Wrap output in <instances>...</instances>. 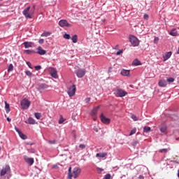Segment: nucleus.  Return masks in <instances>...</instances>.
I'll list each match as a JSON object with an SVG mask.
<instances>
[{
	"instance_id": "obj_23",
	"label": "nucleus",
	"mask_w": 179,
	"mask_h": 179,
	"mask_svg": "<svg viewBox=\"0 0 179 179\" xmlns=\"http://www.w3.org/2000/svg\"><path fill=\"white\" fill-rule=\"evenodd\" d=\"M9 107H10L9 103H8V102L5 101V108H6V111L7 113H9V111H10V108Z\"/></svg>"
},
{
	"instance_id": "obj_43",
	"label": "nucleus",
	"mask_w": 179,
	"mask_h": 179,
	"mask_svg": "<svg viewBox=\"0 0 179 179\" xmlns=\"http://www.w3.org/2000/svg\"><path fill=\"white\" fill-rule=\"evenodd\" d=\"M56 143L57 141H55V140H52L48 141V143H50V145H55V143Z\"/></svg>"
},
{
	"instance_id": "obj_49",
	"label": "nucleus",
	"mask_w": 179,
	"mask_h": 179,
	"mask_svg": "<svg viewBox=\"0 0 179 179\" xmlns=\"http://www.w3.org/2000/svg\"><path fill=\"white\" fill-rule=\"evenodd\" d=\"M15 129L16 132H17L18 135L22 132L17 127H15Z\"/></svg>"
},
{
	"instance_id": "obj_29",
	"label": "nucleus",
	"mask_w": 179,
	"mask_h": 179,
	"mask_svg": "<svg viewBox=\"0 0 179 179\" xmlns=\"http://www.w3.org/2000/svg\"><path fill=\"white\" fill-rule=\"evenodd\" d=\"M34 115L36 120H40L41 118V113H35Z\"/></svg>"
},
{
	"instance_id": "obj_21",
	"label": "nucleus",
	"mask_w": 179,
	"mask_h": 179,
	"mask_svg": "<svg viewBox=\"0 0 179 179\" xmlns=\"http://www.w3.org/2000/svg\"><path fill=\"white\" fill-rule=\"evenodd\" d=\"M121 75H122V76H129V70L123 69L121 71Z\"/></svg>"
},
{
	"instance_id": "obj_45",
	"label": "nucleus",
	"mask_w": 179,
	"mask_h": 179,
	"mask_svg": "<svg viewBox=\"0 0 179 179\" xmlns=\"http://www.w3.org/2000/svg\"><path fill=\"white\" fill-rule=\"evenodd\" d=\"M27 65L29 66V68L33 69V67H31V63L30 62H27Z\"/></svg>"
},
{
	"instance_id": "obj_56",
	"label": "nucleus",
	"mask_w": 179,
	"mask_h": 179,
	"mask_svg": "<svg viewBox=\"0 0 179 179\" xmlns=\"http://www.w3.org/2000/svg\"><path fill=\"white\" fill-rule=\"evenodd\" d=\"M7 121H8V122H10V121H12V120H11L10 118H9V117H7Z\"/></svg>"
},
{
	"instance_id": "obj_13",
	"label": "nucleus",
	"mask_w": 179,
	"mask_h": 179,
	"mask_svg": "<svg viewBox=\"0 0 179 179\" xmlns=\"http://www.w3.org/2000/svg\"><path fill=\"white\" fill-rule=\"evenodd\" d=\"M101 121L103 124H110V118L106 117V116H104L103 114L101 115Z\"/></svg>"
},
{
	"instance_id": "obj_2",
	"label": "nucleus",
	"mask_w": 179,
	"mask_h": 179,
	"mask_svg": "<svg viewBox=\"0 0 179 179\" xmlns=\"http://www.w3.org/2000/svg\"><path fill=\"white\" fill-rule=\"evenodd\" d=\"M114 94L116 97H125V96L128 94V92L120 87H117L114 90Z\"/></svg>"
},
{
	"instance_id": "obj_19",
	"label": "nucleus",
	"mask_w": 179,
	"mask_h": 179,
	"mask_svg": "<svg viewBox=\"0 0 179 179\" xmlns=\"http://www.w3.org/2000/svg\"><path fill=\"white\" fill-rule=\"evenodd\" d=\"M132 65L133 66H138V65H142V63L138 59H136L133 61Z\"/></svg>"
},
{
	"instance_id": "obj_40",
	"label": "nucleus",
	"mask_w": 179,
	"mask_h": 179,
	"mask_svg": "<svg viewBox=\"0 0 179 179\" xmlns=\"http://www.w3.org/2000/svg\"><path fill=\"white\" fill-rule=\"evenodd\" d=\"M24 54L30 55L31 54V52H34V50H24Z\"/></svg>"
},
{
	"instance_id": "obj_37",
	"label": "nucleus",
	"mask_w": 179,
	"mask_h": 179,
	"mask_svg": "<svg viewBox=\"0 0 179 179\" xmlns=\"http://www.w3.org/2000/svg\"><path fill=\"white\" fill-rule=\"evenodd\" d=\"M104 179H113V178L111 177V174L107 173L106 175H105Z\"/></svg>"
},
{
	"instance_id": "obj_48",
	"label": "nucleus",
	"mask_w": 179,
	"mask_h": 179,
	"mask_svg": "<svg viewBox=\"0 0 179 179\" xmlns=\"http://www.w3.org/2000/svg\"><path fill=\"white\" fill-rule=\"evenodd\" d=\"M35 69H36V71H40V69H41V66H35Z\"/></svg>"
},
{
	"instance_id": "obj_24",
	"label": "nucleus",
	"mask_w": 179,
	"mask_h": 179,
	"mask_svg": "<svg viewBox=\"0 0 179 179\" xmlns=\"http://www.w3.org/2000/svg\"><path fill=\"white\" fill-rule=\"evenodd\" d=\"M71 40L74 44L78 43V35L73 36Z\"/></svg>"
},
{
	"instance_id": "obj_42",
	"label": "nucleus",
	"mask_w": 179,
	"mask_h": 179,
	"mask_svg": "<svg viewBox=\"0 0 179 179\" xmlns=\"http://www.w3.org/2000/svg\"><path fill=\"white\" fill-rule=\"evenodd\" d=\"M131 118L132 120H134V121H138V117H136L135 115H131Z\"/></svg>"
},
{
	"instance_id": "obj_39",
	"label": "nucleus",
	"mask_w": 179,
	"mask_h": 179,
	"mask_svg": "<svg viewBox=\"0 0 179 179\" xmlns=\"http://www.w3.org/2000/svg\"><path fill=\"white\" fill-rule=\"evenodd\" d=\"M71 170H72V168H71V167H69L68 174H69V177L70 178H72V172H71Z\"/></svg>"
},
{
	"instance_id": "obj_26",
	"label": "nucleus",
	"mask_w": 179,
	"mask_h": 179,
	"mask_svg": "<svg viewBox=\"0 0 179 179\" xmlns=\"http://www.w3.org/2000/svg\"><path fill=\"white\" fill-rule=\"evenodd\" d=\"M66 120L64 118V117L62 116V115H60V118L59 120V124H64V122H65Z\"/></svg>"
},
{
	"instance_id": "obj_16",
	"label": "nucleus",
	"mask_w": 179,
	"mask_h": 179,
	"mask_svg": "<svg viewBox=\"0 0 179 179\" xmlns=\"http://www.w3.org/2000/svg\"><path fill=\"white\" fill-rule=\"evenodd\" d=\"M22 44L24 45V48H31L34 45V43L28 41L24 42Z\"/></svg>"
},
{
	"instance_id": "obj_20",
	"label": "nucleus",
	"mask_w": 179,
	"mask_h": 179,
	"mask_svg": "<svg viewBox=\"0 0 179 179\" xmlns=\"http://www.w3.org/2000/svg\"><path fill=\"white\" fill-rule=\"evenodd\" d=\"M107 156V152H99L96 155V157L104 158Z\"/></svg>"
},
{
	"instance_id": "obj_32",
	"label": "nucleus",
	"mask_w": 179,
	"mask_h": 179,
	"mask_svg": "<svg viewBox=\"0 0 179 179\" xmlns=\"http://www.w3.org/2000/svg\"><path fill=\"white\" fill-rule=\"evenodd\" d=\"M150 127H144L143 128V131L144 132H146V134H148V132H150Z\"/></svg>"
},
{
	"instance_id": "obj_14",
	"label": "nucleus",
	"mask_w": 179,
	"mask_h": 179,
	"mask_svg": "<svg viewBox=\"0 0 179 179\" xmlns=\"http://www.w3.org/2000/svg\"><path fill=\"white\" fill-rule=\"evenodd\" d=\"M25 124H29V125H34L36 124V120L33 117H29L27 120L24 121Z\"/></svg>"
},
{
	"instance_id": "obj_46",
	"label": "nucleus",
	"mask_w": 179,
	"mask_h": 179,
	"mask_svg": "<svg viewBox=\"0 0 179 179\" xmlns=\"http://www.w3.org/2000/svg\"><path fill=\"white\" fill-rule=\"evenodd\" d=\"M79 148H80V149H85V148H86V145H85V144H80V145H79Z\"/></svg>"
},
{
	"instance_id": "obj_57",
	"label": "nucleus",
	"mask_w": 179,
	"mask_h": 179,
	"mask_svg": "<svg viewBox=\"0 0 179 179\" xmlns=\"http://www.w3.org/2000/svg\"><path fill=\"white\" fill-rule=\"evenodd\" d=\"M178 177L179 178V172L178 173Z\"/></svg>"
},
{
	"instance_id": "obj_1",
	"label": "nucleus",
	"mask_w": 179,
	"mask_h": 179,
	"mask_svg": "<svg viewBox=\"0 0 179 179\" xmlns=\"http://www.w3.org/2000/svg\"><path fill=\"white\" fill-rule=\"evenodd\" d=\"M34 10H36V6L32 7L28 6L22 11V14L27 19H32L33 15H34Z\"/></svg>"
},
{
	"instance_id": "obj_35",
	"label": "nucleus",
	"mask_w": 179,
	"mask_h": 179,
	"mask_svg": "<svg viewBox=\"0 0 179 179\" xmlns=\"http://www.w3.org/2000/svg\"><path fill=\"white\" fill-rule=\"evenodd\" d=\"M13 71V64H10L8 69V72H12Z\"/></svg>"
},
{
	"instance_id": "obj_27",
	"label": "nucleus",
	"mask_w": 179,
	"mask_h": 179,
	"mask_svg": "<svg viewBox=\"0 0 179 179\" xmlns=\"http://www.w3.org/2000/svg\"><path fill=\"white\" fill-rule=\"evenodd\" d=\"M48 36H51V33L50 32H43L41 34V37H48Z\"/></svg>"
},
{
	"instance_id": "obj_4",
	"label": "nucleus",
	"mask_w": 179,
	"mask_h": 179,
	"mask_svg": "<svg viewBox=\"0 0 179 179\" xmlns=\"http://www.w3.org/2000/svg\"><path fill=\"white\" fill-rule=\"evenodd\" d=\"M129 41L133 47H138V45H139V39L135 36L131 35L129 36Z\"/></svg>"
},
{
	"instance_id": "obj_47",
	"label": "nucleus",
	"mask_w": 179,
	"mask_h": 179,
	"mask_svg": "<svg viewBox=\"0 0 179 179\" xmlns=\"http://www.w3.org/2000/svg\"><path fill=\"white\" fill-rule=\"evenodd\" d=\"M143 17H144V19H145V20H148V19H149V15L145 14V15H143Z\"/></svg>"
},
{
	"instance_id": "obj_50",
	"label": "nucleus",
	"mask_w": 179,
	"mask_h": 179,
	"mask_svg": "<svg viewBox=\"0 0 179 179\" xmlns=\"http://www.w3.org/2000/svg\"><path fill=\"white\" fill-rule=\"evenodd\" d=\"M45 86H47V85H45V84H41L40 85V87H41V89H45Z\"/></svg>"
},
{
	"instance_id": "obj_28",
	"label": "nucleus",
	"mask_w": 179,
	"mask_h": 179,
	"mask_svg": "<svg viewBox=\"0 0 179 179\" xmlns=\"http://www.w3.org/2000/svg\"><path fill=\"white\" fill-rule=\"evenodd\" d=\"M25 74L29 78H31V76H33V73L29 70L25 71Z\"/></svg>"
},
{
	"instance_id": "obj_53",
	"label": "nucleus",
	"mask_w": 179,
	"mask_h": 179,
	"mask_svg": "<svg viewBox=\"0 0 179 179\" xmlns=\"http://www.w3.org/2000/svg\"><path fill=\"white\" fill-rule=\"evenodd\" d=\"M136 179H145V177H143V176L140 175L138 178H137Z\"/></svg>"
},
{
	"instance_id": "obj_17",
	"label": "nucleus",
	"mask_w": 179,
	"mask_h": 179,
	"mask_svg": "<svg viewBox=\"0 0 179 179\" xmlns=\"http://www.w3.org/2000/svg\"><path fill=\"white\" fill-rule=\"evenodd\" d=\"M172 54L173 53L171 52H166L165 55L163 56L164 62H166V61H167V59H169L171 58Z\"/></svg>"
},
{
	"instance_id": "obj_38",
	"label": "nucleus",
	"mask_w": 179,
	"mask_h": 179,
	"mask_svg": "<svg viewBox=\"0 0 179 179\" xmlns=\"http://www.w3.org/2000/svg\"><path fill=\"white\" fill-rule=\"evenodd\" d=\"M134 134H136V128L133 129L131 131V132H130V134H129V136H131V135H134Z\"/></svg>"
},
{
	"instance_id": "obj_12",
	"label": "nucleus",
	"mask_w": 179,
	"mask_h": 179,
	"mask_svg": "<svg viewBox=\"0 0 179 179\" xmlns=\"http://www.w3.org/2000/svg\"><path fill=\"white\" fill-rule=\"evenodd\" d=\"M79 174H80V169L75 168L73 171L72 177H73V178H77Z\"/></svg>"
},
{
	"instance_id": "obj_41",
	"label": "nucleus",
	"mask_w": 179,
	"mask_h": 179,
	"mask_svg": "<svg viewBox=\"0 0 179 179\" xmlns=\"http://www.w3.org/2000/svg\"><path fill=\"white\" fill-rule=\"evenodd\" d=\"M123 52H124L123 50H120L116 52V55H121V54H122Z\"/></svg>"
},
{
	"instance_id": "obj_25",
	"label": "nucleus",
	"mask_w": 179,
	"mask_h": 179,
	"mask_svg": "<svg viewBox=\"0 0 179 179\" xmlns=\"http://www.w3.org/2000/svg\"><path fill=\"white\" fill-rule=\"evenodd\" d=\"M18 135L21 138V139H24V140L27 139V136H26V134H24L22 133V132L20 133Z\"/></svg>"
},
{
	"instance_id": "obj_52",
	"label": "nucleus",
	"mask_w": 179,
	"mask_h": 179,
	"mask_svg": "<svg viewBox=\"0 0 179 179\" xmlns=\"http://www.w3.org/2000/svg\"><path fill=\"white\" fill-rule=\"evenodd\" d=\"M85 103H89L90 101V98H86L85 100Z\"/></svg>"
},
{
	"instance_id": "obj_55",
	"label": "nucleus",
	"mask_w": 179,
	"mask_h": 179,
	"mask_svg": "<svg viewBox=\"0 0 179 179\" xmlns=\"http://www.w3.org/2000/svg\"><path fill=\"white\" fill-rule=\"evenodd\" d=\"M133 145H134V146H136V145H138V141H134L133 143Z\"/></svg>"
},
{
	"instance_id": "obj_36",
	"label": "nucleus",
	"mask_w": 179,
	"mask_h": 179,
	"mask_svg": "<svg viewBox=\"0 0 179 179\" xmlns=\"http://www.w3.org/2000/svg\"><path fill=\"white\" fill-rule=\"evenodd\" d=\"M161 132L164 133L166 131H167V127L163 126L162 127L160 128Z\"/></svg>"
},
{
	"instance_id": "obj_33",
	"label": "nucleus",
	"mask_w": 179,
	"mask_h": 179,
	"mask_svg": "<svg viewBox=\"0 0 179 179\" xmlns=\"http://www.w3.org/2000/svg\"><path fill=\"white\" fill-rule=\"evenodd\" d=\"M64 38H65L66 40H71V35H69V34H65L63 36Z\"/></svg>"
},
{
	"instance_id": "obj_3",
	"label": "nucleus",
	"mask_w": 179,
	"mask_h": 179,
	"mask_svg": "<svg viewBox=\"0 0 179 179\" xmlns=\"http://www.w3.org/2000/svg\"><path fill=\"white\" fill-rule=\"evenodd\" d=\"M30 104H31V102L27 99H24L21 101V107L22 110H27L29 107H30Z\"/></svg>"
},
{
	"instance_id": "obj_11",
	"label": "nucleus",
	"mask_w": 179,
	"mask_h": 179,
	"mask_svg": "<svg viewBox=\"0 0 179 179\" xmlns=\"http://www.w3.org/2000/svg\"><path fill=\"white\" fill-rule=\"evenodd\" d=\"M99 108L100 106H96L92 110L91 115L94 117V121H96V115H97V111H99Z\"/></svg>"
},
{
	"instance_id": "obj_8",
	"label": "nucleus",
	"mask_w": 179,
	"mask_h": 179,
	"mask_svg": "<svg viewBox=\"0 0 179 179\" xmlns=\"http://www.w3.org/2000/svg\"><path fill=\"white\" fill-rule=\"evenodd\" d=\"M59 25L60 26V27H72V25L68 23V21L66 20H61L59 22Z\"/></svg>"
},
{
	"instance_id": "obj_59",
	"label": "nucleus",
	"mask_w": 179,
	"mask_h": 179,
	"mask_svg": "<svg viewBox=\"0 0 179 179\" xmlns=\"http://www.w3.org/2000/svg\"><path fill=\"white\" fill-rule=\"evenodd\" d=\"M0 1H2V0H0Z\"/></svg>"
},
{
	"instance_id": "obj_54",
	"label": "nucleus",
	"mask_w": 179,
	"mask_h": 179,
	"mask_svg": "<svg viewBox=\"0 0 179 179\" xmlns=\"http://www.w3.org/2000/svg\"><path fill=\"white\" fill-rule=\"evenodd\" d=\"M94 131H95V132H99V129H97V127H94Z\"/></svg>"
},
{
	"instance_id": "obj_18",
	"label": "nucleus",
	"mask_w": 179,
	"mask_h": 179,
	"mask_svg": "<svg viewBox=\"0 0 179 179\" xmlns=\"http://www.w3.org/2000/svg\"><path fill=\"white\" fill-rule=\"evenodd\" d=\"M158 85L160 87H166V86H167V81H166V80H161Z\"/></svg>"
},
{
	"instance_id": "obj_9",
	"label": "nucleus",
	"mask_w": 179,
	"mask_h": 179,
	"mask_svg": "<svg viewBox=\"0 0 179 179\" xmlns=\"http://www.w3.org/2000/svg\"><path fill=\"white\" fill-rule=\"evenodd\" d=\"M24 161L29 166H33L34 164V158H29L27 156L24 157Z\"/></svg>"
},
{
	"instance_id": "obj_7",
	"label": "nucleus",
	"mask_w": 179,
	"mask_h": 179,
	"mask_svg": "<svg viewBox=\"0 0 179 179\" xmlns=\"http://www.w3.org/2000/svg\"><path fill=\"white\" fill-rule=\"evenodd\" d=\"M8 173H10V166H9V165H6L5 167H3L1 170L0 176L3 177V176L8 174Z\"/></svg>"
},
{
	"instance_id": "obj_10",
	"label": "nucleus",
	"mask_w": 179,
	"mask_h": 179,
	"mask_svg": "<svg viewBox=\"0 0 179 179\" xmlns=\"http://www.w3.org/2000/svg\"><path fill=\"white\" fill-rule=\"evenodd\" d=\"M50 73L52 78H55V79H57V78H58V75L57 74V71L56 69L50 68Z\"/></svg>"
},
{
	"instance_id": "obj_5",
	"label": "nucleus",
	"mask_w": 179,
	"mask_h": 179,
	"mask_svg": "<svg viewBox=\"0 0 179 179\" xmlns=\"http://www.w3.org/2000/svg\"><path fill=\"white\" fill-rule=\"evenodd\" d=\"M76 93V86L75 85H73L68 88L67 94H69V97H73Z\"/></svg>"
},
{
	"instance_id": "obj_44",
	"label": "nucleus",
	"mask_w": 179,
	"mask_h": 179,
	"mask_svg": "<svg viewBox=\"0 0 179 179\" xmlns=\"http://www.w3.org/2000/svg\"><path fill=\"white\" fill-rule=\"evenodd\" d=\"M157 43H159V38L155 37L154 39V44H157Z\"/></svg>"
},
{
	"instance_id": "obj_34",
	"label": "nucleus",
	"mask_w": 179,
	"mask_h": 179,
	"mask_svg": "<svg viewBox=\"0 0 179 179\" xmlns=\"http://www.w3.org/2000/svg\"><path fill=\"white\" fill-rule=\"evenodd\" d=\"M96 171H97L98 174H101L102 171H104V169H101V168L96 167Z\"/></svg>"
},
{
	"instance_id": "obj_31",
	"label": "nucleus",
	"mask_w": 179,
	"mask_h": 179,
	"mask_svg": "<svg viewBox=\"0 0 179 179\" xmlns=\"http://www.w3.org/2000/svg\"><path fill=\"white\" fill-rule=\"evenodd\" d=\"M169 150H170V149L163 148V149L159 150V152L160 153H167V152H169Z\"/></svg>"
},
{
	"instance_id": "obj_22",
	"label": "nucleus",
	"mask_w": 179,
	"mask_h": 179,
	"mask_svg": "<svg viewBox=\"0 0 179 179\" xmlns=\"http://www.w3.org/2000/svg\"><path fill=\"white\" fill-rule=\"evenodd\" d=\"M169 34L171 36H173V37L177 36L178 34H177V29H173L171 32L169 33Z\"/></svg>"
},
{
	"instance_id": "obj_30",
	"label": "nucleus",
	"mask_w": 179,
	"mask_h": 179,
	"mask_svg": "<svg viewBox=\"0 0 179 179\" xmlns=\"http://www.w3.org/2000/svg\"><path fill=\"white\" fill-rule=\"evenodd\" d=\"M175 79L173 77L171 78H168L166 79V82H168V83H173V82H174Z\"/></svg>"
},
{
	"instance_id": "obj_51",
	"label": "nucleus",
	"mask_w": 179,
	"mask_h": 179,
	"mask_svg": "<svg viewBox=\"0 0 179 179\" xmlns=\"http://www.w3.org/2000/svg\"><path fill=\"white\" fill-rule=\"evenodd\" d=\"M39 44H44V39H40L38 41Z\"/></svg>"
},
{
	"instance_id": "obj_58",
	"label": "nucleus",
	"mask_w": 179,
	"mask_h": 179,
	"mask_svg": "<svg viewBox=\"0 0 179 179\" xmlns=\"http://www.w3.org/2000/svg\"><path fill=\"white\" fill-rule=\"evenodd\" d=\"M0 150H1V146H0Z\"/></svg>"
},
{
	"instance_id": "obj_6",
	"label": "nucleus",
	"mask_w": 179,
	"mask_h": 179,
	"mask_svg": "<svg viewBox=\"0 0 179 179\" xmlns=\"http://www.w3.org/2000/svg\"><path fill=\"white\" fill-rule=\"evenodd\" d=\"M75 73L76 76L81 78L86 75V69H78L75 71Z\"/></svg>"
},
{
	"instance_id": "obj_15",
	"label": "nucleus",
	"mask_w": 179,
	"mask_h": 179,
	"mask_svg": "<svg viewBox=\"0 0 179 179\" xmlns=\"http://www.w3.org/2000/svg\"><path fill=\"white\" fill-rule=\"evenodd\" d=\"M38 51L36 52L37 54H39V55H45L47 53V51L43 50V48L41 46H39L37 48Z\"/></svg>"
}]
</instances>
